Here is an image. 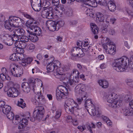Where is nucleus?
<instances>
[{
  "label": "nucleus",
  "mask_w": 133,
  "mask_h": 133,
  "mask_svg": "<svg viewBox=\"0 0 133 133\" xmlns=\"http://www.w3.org/2000/svg\"><path fill=\"white\" fill-rule=\"evenodd\" d=\"M129 59L127 57H123L115 60L112 63L114 69L118 72H122L125 70V68L129 63Z\"/></svg>",
  "instance_id": "obj_1"
},
{
  "label": "nucleus",
  "mask_w": 133,
  "mask_h": 133,
  "mask_svg": "<svg viewBox=\"0 0 133 133\" xmlns=\"http://www.w3.org/2000/svg\"><path fill=\"white\" fill-rule=\"evenodd\" d=\"M52 62L56 68V70L54 73V76L56 78L60 79L61 80H64L66 77L65 75L63 74L64 72L63 69L60 67L61 63L58 61H55Z\"/></svg>",
  "instance_id": "obj_2"
},
{
  "label": "nucleus",
  "mask_w": 133,
  "mask_h": 133,
  "mask_svg": "<svg viewBox=\"0 0 133 133\" xmlns=\"http://www.w3.org/2000/svg\"><path fill=\"white\" fill-rule=\"evenodd\" d=\"M35 22L33 19L28 20L26 23V25L28 28H30L31 30H33V33L36 36L41 35L42 32L41 28L36 25Z\"/></svg>",
  "instance_id": "obj_3"
},
{
  "label": "nucleus",
  "mask_w": 133,
  "mask_h": 133,
  "mask_svg": "<svg viewBox=\"0 0 133 133\" xmlns=\"http://www.w3.org/2000/svg\"><path fill=\"white\" fill-rule=\"evenodd\" d=\"M58 89L56 93L57 100L59 101L62 98H66L68 93V90L66 88L63 86H61L58 87Z\"/></svg>",
  "instance_id": "obj_4"
},
{
  "label": "nucleus",
  "mask_w": 133,
  "mask_h": 133,
  "mask_svg": "<svg viewBox=\"0 0 133 133\" xmlns=\"http://www.w3.org/2000/svg\"><path fill=\"white\" fill-rule=\"evenodd\" d=\"M4 25L5 28L10 32L12 31L14 28H19V26L16 24L13 16L10 17L8 21H5Z\"/></svg>",
  "instance_id": "obj_5"
},
{
  "label": "nucleus",
  "mask_w": 133,
  "mask_h": 133,
  "mask_svg": "<svg viewBox=\"0 0 133 133\" xmlns=\"http://www.w3.org/2000/svg\"><path fill=\"white\" fill-rule=\"evenodd\" d=\"M85 87L83 84H78L75 88V92L76 95L78 96L82 95L84 98L87 97V93L85 91Z\"/></svg>",
  "instance_id": "obj_6"
},
{
  "label": "nucleus",
  "mask_w": 133,
  "mask_h": 133,
  "mask_svg": "<svg viewBox=\"0 0 133 133\" xmlns=\"http://www.w3.org/2000/svg\"><path fill=\"white\" fill-rule=\"evenodd\" d=\"M44 111L43 106H40L37 107L33 112L34 116L35 117H37L38 119H42L43 117Z\"/></svg>",
  "instance_id": "obj_7"
},
{
  "label": "nucleus",
  "mask_w": 133,
  "mask_h": 133,
  "mask_svg": "<svg viewBox=\"0 0 133 133\" xmlns=\"http://www.w3.org/2000/svg\"><path fill=\"white\" fill-rule=\"evenodd\" d=\"M0 38L1 41L8 45H11L12 42L11 41V36L7 34L2 33L0 34Z\"/></svg>",
  "instance_id": "obj_8"
},
{
  "label": "nucleus",
  "mask_w": 133,
  "mask_h": 133,
  "mask_svg": "<svg viewBox=\"0 0 133 133\" xmlns=\"http://www.w3.org/2000/svg\"><path fill=\"white\" fill-rule=\"evenodd\" d=\"M66 111L70 114H73L75 115H78V110L80 109L78 105L69 107H66L64 105Z\"/></svg>",
  "instance_id": "obj_9"
},
{
  "label": "nucleus",
  "mask_w": 133,
  "mask_h": 133,
  "mask_svg": "<svg viewBox=\"0 0 133 133\" xmlns=\"http://www.w3.org/2000/svg\"><path fill=\"white\" fill-rule=\"evenodd\" d=\"M31 2L32 8L35 11H39L42 7L41 0H31Z\"/></svg>",
  "instance_id": "obj_10"
},
{
  "label": "nucleus",
  "mask_w": 133,
  "mask_h": 133,
  "mask_svg": "<svg viewBox=\"0 0 133 133\" xmlns=\"http://www.w3.org/2000/svg\"><path fill=\"white\" fill-rule=\"evenodd\" d=\"M89 108L90 112H89V110L88 109H87V110L91 116H94L96 115L97 117H99L102 115V112L97 107L96 108L94 105L90 107Z\"/></svg>",
  "instance_id": "obj_11"
},
{
  "label": "nucleus",
  "mask_w": 133,
  "mask_h": 133,
  "mask_svg": "<svg viewBox=\"0 0 133 133\" xmlns=\"http://www.w3.org/2000/svg\"><path fill=\"white\" fill-rule=\"evenodd\" d=\"M103 47L109 54L111 55H114L115 54V46L111 44V43L107 42V45H104Z\"/></svg>",
  "instance_id": "obj_12"
},
{
  "label": "nucleus",
  "mask_w": 133,
  "mask_h": 133,
  "mask_svg": "<svg viewBox=\"0 0 133 133\" xmlns=\"http://www.w3.org/2000/svg\"><path fill=\"white\" fill-rule=\"evenodd\" d=\"M46 24L47 28L50 31H57V29L56 22L51 20H48L46 22Z\"/></svg>",
  "instance_id": "obj_13"
},
{
  "label": "nucleus",
  "mask_w": 133,
  "mask_h": 133,
  "mask_svg": "<svg viewBox=\"0 0 133 133\" xmlns=\"http://www.w3.org/2000/svg\"><path fill=\"white\" fill-rule=\"evenodd\" d=\"M7 94L9 97H15L18 96L19 92L17 89L14 87H12L8 90Z\"/></svg>",
  "instance_id": "obj_14"
},
{
  "label": "nucleus",
  "mask_w": 133,
  "mask_h": 133,
  "mask_svg": "<svg viewBox=\"0 0 133 133\" xmlns=\"http://www.w3.org/2000/svg\"><path fill=\"white\" fill-rule=\"evenodd\" d=\"M124 115L126 116H132L133 115V109L131 108H124L121 111Z\"/></svg>",
  "instance_id": "obj_15"
},
{
  "label": "nucleus",
  "mask_w": 133,
  "mask_h": 133,
  "mask_svg": "<svg viewBox=\"0 0 133 133\" xmlns=\"http://www.w3.org/2000/svg\"><path fill=\"white\" fill-rule=\"evenodd\" d=\"M18 57L19 60H22L21 62L20 63V64L24 66H26L28 64H30L33 60L31 57H28L24 59H23L22 58H20L19 57Z\"/></svg>",
  "instance_id": "obj_16"
},
{
  "label": "nucleus",
  "mask_w": 133,
  "mask_h": 133,
  "mask_svg": "<svg viewBox=\"0 0 133 133\" xmlns=\"http://www.w3.org/2000/svg\"><path fill=\"white\" fill-rule=\"evenodd\" d=\"M122 104V101L120 100H115L109 105V107L112 108H118Z\"/></svg>",
  "instance_id": "obj_17"
},
{
  "label": "nucleus",
  "mask_w": 133,
  "mask_h": 133,
  "mask_svg": "<svg viewBox=\"0 0 133 133\" xmlns=\"http://www.w3.org/2000/svg\"><path fill=\"white\" fill-rule=\"evenodd\" d=\"M13 32L14 34H16L17 36L20 37L24 35L25 33V31L23 29L21 28H17L15 29Z\"/></svg>",
  "instance_id": "obj_18"
},
{
  "label": "nucleus",
  "mask_w": 133,
  "mask_h": 133,
  "mask_svg": "<svg viewBox=\"0 0 133 133\" xmlns=\"http://www.w3.org/2000/svg\"><path fill=\"white\" fill-rule=\"evenodd\" d=\"M28 119L26 118H23L21 121H20V124L18 127L19 129H23L24 130H26V126L28 123Z\"/></svg>",
  "instance_id": "obj_19"
},
{
  "label": "nucleus",
  "mask_w": 133,
  "mask_h": 133,
  "mask_svg": "<svg viewBox=\"0 0 133 133\" xmlns=\"http://www.w3.org/2000/svg\"><path fill=\"white\" fill-rule=\"evenodd\" d=\"M64 105H65L66 107H69L77 105L78 104L73 99H68L65 101Z\"/></svg>",
  "instance_id": "obj_20"
},
{
  "label": "nucleus",
  "mask_w": 133,
  "mask_h": 133,
  "mask_svg": "<svg viewBox=\"0 0 133 133\" xmlns=\"http://www.w3.org/2000/svg\"><path fill=\"white\" fill-rule=\"evenodd\" d=\"M98 83L100 85L104 88H107L109 86L108 82L105 79H100L98 81Z\"/></svg>",
  "instance_id": "obj_21"
},
{
  "label": "nucleus",
  "mask_w": 133,
  "mask_h": 133,
  "mask_svg": "<svg viewBox=\"0 0 133 133\" xmlns=\"http://www.w3.org/2000/svg\"><path fill=\"white\" fill-rule=\"evenodd\" d=\"M23 69L18 66L16 68L15 73L14 74L13 76L14 77H18L21 76L23 74Z\"/></svg>",
  "instance_id": "obj_22"
},
{
  "label": "nucleus",
  "mask_w": 133,
  "mask_h": 133,
  "mask_svg": "<svg viewBox=\"0 0 133 133\" xmlns=\"http://www.w3.org/2000/svg\"><path fill=\"white\" fill-rule=\"evenodd\" d=\"M40 95H37L36 96V99H37L34 100L33 101V103H35V104H36V100H37V101H38V102L40 103H44L45 102V101L44 97L40 93Z\"/></svg>",
  "instance_id": "obj_23"
},
{
  "label": "nucleus",
  "mask_w": 133,
  "mask_h": 133,
  "mask_svg": "<svg viewBox=\"0 0 133 133\" xmlns=\"http://www.w3.org/2000/svg\"><path fill=\"white\" fill-rule=\"evenodd\" d=\"M108 7L109 10L111 11H114L116 9V6L115 3L112 1H110L108 3Z\"/></svg>",
  "instance_id": "obj_24"
},
{
  "label": "nucleus",
  "mask_w": 133,
  "mask_h": 133,
  "mask_svg": "<svg viewBox=\"0 0 133 133\" xmlns=\"http://www.w3.org/2000/svg\"><path fill=\"white\" fill-rule=\"evenodd\" d=\"M38 81H40L41 82V81L39 80L38 79H34V80H32V87L33 88V91L35 93H38V91L37 92V87L36 86V85L34 84L36 83L37 82H38Z\"/></svg>",
  "instance_id": "obj_25"
},
{
  "label": "nucleus",
  "mask_w": 133,
  "mask_h": 133,
  "mask_svg": "<svg viewBox=\"0 0 133 133\" xmlns=\"http://www.w3.org/2000/svg\"><path fill=\"white\" fill-rule=\"evenodd\" d=\"M111 98H113L114 100H116L118 98V95L116 94L113 92L110 94L107 98V101L108 102H110Z\"/></svg>",
  "instance_id": "obj_26"
},
{
  "label": "nucleus",
  "mask_w": 133,
  "mask_h": 133,
  "mask_svg": "<svg viewBox=\"0 0 133 133\" xmlns=\"http://www.w3.org/2000/svg\"><path fill=\"white\" fill-rule=\"evenodd\" d=\"M91 28L93 33L95 35L97 34L98 32V29L97 25L94 23L91 24Z\"/></svg>",
  "instance_id": "obj_27"
},
{
  "label": "nucleus",
  "mask_w": 133,
  "mask_h": 133,
  "mask_svg": "<svg viewBox=\"0 0 133 133\" xmlns=\"http://www.w3.org/2000/svg\"><path fill=\"white\" fill-rule=\"evenodd\" d=\"M55 66L52 62L50 63L47 66V70L50 71H54V72L56 70V68H55Z\"/></svg>",
  "instance_id": "obj_28"
},
{
  "label": "nucleus",
  "mask_w": 133,
  "mask_h": 133,
  "mask_svg": "<svg viewBox=\"0 0 133 133\" xmlns=\"http://www.w3.org/2000/svg\"><path fill=\"white\" fill-rule=\"evenodd\" d=\"M11 107L10 106L6 105L2 109L3 112L4 114H6L11 112Z\"/></svg>",
  "instance_id": "obj_29"
},
{
  "label": "nucleus",
  "mask_w": 133,
  "mask_h": 133,
  "mask_svg": "<svg viewBox=\"0 0 133 133\" xmlns=\"http://www.w3.org/2000/svg\"><path fill=\"white\" fill-rule=\"evenodd\" d=\"M97 20L99 22H103L104 20V17L103 15L100 12H98L96 14Z\"/></svg>",
  "instance_id": "obj_30"
},
{
  "label": "nucleus",
  "mask_w": 133,
  "mask_h": 133,
  "mask_svg": "<svg viewBox=\"0 0 133 133\" xmlns=\"http://www.w3.org/2000/svg\"><path fill=\"white\" fill-rule=\"evenodd\" d=\"M79 73L78 70L76 69H74L73 70V72L71 74L70 76H73V77H75V79H76L77 78L78 79Z\"/></svg>",
  "instance_id": "obj_31"
},
{
  "label": "nucleus",
  "mask_w": 133,
  "mask_h": 133,
  "mask_svg": "<svg viewBox=\"0 0 133 133\" xmlns=\"http://www.w3.org/2000/svg\"><path fill=\"white\" fill-rule=\"evenodd\" d=\"M33 34L32 35H29V39H30L32 41L35 42L38 41V38L37 36L35 34Z\"/></svg>",
  "instance_id": "obj_32"
},
{
  "label": "nucleus",
  "mask_w": 133,
  "mask_h": 133,
  "mask_svg": "<svg viewBox=\"0 0 133 133\" xmlns=\"http://www.w3.org/2000/svg\"><path fill=\"white\" fill-rule=\"evenodd\" d=\"M49 11V9H44L42 11L41 13L42 16L44 18H46Z\"/></svg>",
  "instance_id": "obj_33"
},
{
  "label": "nucleus",
  "mask_w": 133,
  "mask_h": 133,
  "mask_svg": "<svg viewBox=\"0 0 133 133\" xmlns=\"http://www.w3.org/2000/svg\"><path fill=\"white\" fill-rule=\"evenodd\" d=\"M20 118L19 116L18 115H16L15 116V119L14 118L12 120V122L15 125H17L19 123H20Z\"/></svg>",
  "instance_id": "obj_34"
},
{
  "label": "nucleus",
  "mask_w": 133,
  "mask_h": 133,
  "mask_svg": "<svg viewBox=\"0 0 133 133\" xmlns=\"http://www.w3.org/2000/svg\"><path fill=\"white\" fill-rule=\"evenodd\" d=\"M17 105L23 108L25 107L26 104L23 100L22 98H20L19 100L18 101Z\"/></svg>",
  "instance_id": "obj_35"
},
{
  "label": "nucleus",
  "mask_w": 133,
  "mask_h": 133,
  "mask_svg": "<svg viewBox=\"0 0 133 133\" xmlns=\"http://www.w3.org/2000/svg\"><path fill=\"white\" fill-rule=\"evenodd\" d=\"M78 79H75V78L73 79H71V78L69 79V83L71 85H72V86H74L75 85L77 84L78 82Z\"/></svg>",
  "instance_id": "obj_36"
},
{
  "label": "nucleus",
  "mask_w": 133,
  "mask_h": 133,
  "mask_svg": "<svg viewBox=\"0 0 133 133\" xmlns=\"http://www.w3.org/2000/svg\"><path fill=\"white\" fill-rule=\"evenodd\" d=\"M85 107L87 109V107L88 106L89 108L90 107L93 106L94 105L93 104L91 99H87L85 102Z\"/></svg>",
  "instance_id": "obj_37"
},
{
  "label": "nucleus",
  "mask_w": 133,
  "mask_h": 133,
  "mask_svg": "<svg viewBox=\"0 0 133 133\" xmlns=\"http://www.w3.org/2000/svg\"><path fill=\"white\" fill-rule=\"evenodd\" d=\"M19 57L20 58H22L21 57L19 56H17L16 54L14 53L12 54L10 57V59L12 61H18V58L19 59Z\"/></svg>",
  "instance_id": "obj_38"
},
{
  "label": "nucleus",
  "mask_w": 133,
  "mask_h": 133,
  "mask_svg": "<svg viewBox=\"0 0 133 133\" xmlns=\"http://www.w3.org/2000/svg\"><path fill=\"white\" fill-rule=\"evenodd\" d=\"M0 77L3 80L7 79L9 81L10 80V78L8 76L7 74H1L0 75Z\"/></svg>",
  "instance_id": "obj_39"
},
{
  "label": "nucleus",
  "mask_w": 133,
  "mask_h": 133,
  "mask_svg": "<svg viewBox=\"0 0 133 133\" xmlns=\"http://www.w3.org/2000/svg\"><path fill=\"white\" fill-rule=\"evenodd\" d=\"M29 39V37H28L26 36L22 35L20 38V40L24 43L28 42Z\"/></svg>",
  "instance_id": "obj_40"
},
{
  "label": "nucleus",
  "mask_w": 133,
  "mask_h": 133,
  "mask_svg": "<svg viewBox=\"0 0 133 133\" xmlns=\"http://www.w3.org/2000/svg\"><path fill=\"white\" fill-rule=\"evenodd\" d=\"M86 6V5H83L82 7V9L85 11V13L86 15L88 16V14L91 11V10L90 9L88 8V7L87 6Z\"/></svg>",
  "instance_id": "obj_41"
},
{
  "label": "nucleus",
  "mask_w": 133,
  "mask_h": 133,
  "mask_svg": "<svg viewBox=\"0 0 133 133\" xmlns=\"http://www.w3.org/2000/svg\"><path fill=\"white\" fill-rule=\"evenodd\" d=\"M64 21H59L56 22V26L57 28V31L58 30L59 28L63 26L64 25Z\"/></svg>",
  "instance_id": "obj_42"
},
{
  "label": "nucleus",
  "mask_w": 133,
  "mask_h": 133,
  "mask_svg": "<svg viewBox=\"0 0 133 133\" xmlns=\"http://www.w3.org/2000/svg\"><path fill=\"white\" fill-rule=\"evenodd\" d=\"M11 41H18L20 37L19 36H17L16 34H14L13 35L11 36Z\"/></svg>",
  "instance_id": "obj_43"
},
{
  "label": "nucleus",
  "mask_w": 133,
  "mask_h": 133,
  "mask_svg": "<svg viewBox=\"0 0 133 133\" xmlns=\"http://www.w3.org/2000/svg\"><path fill=\"white\" fill-rule=\"evenodd\" d=\"M8 118L10 120H12L14 118V115L12 111L9 112L6 114Z\"/></svg>",
  "instance_id": "obj_44"
},
{
  "label": "nucleus",
  "mask_w": 133,
  "mask_h": 133,
  "mask_svg": "<svg viewBox=\"0 0 133 133\" xmlns=\"http://www.w3.org/2000/svg\"><path fill=\"white\" fill-rule=\"evenodd\" d=\"M95 125L93 123H91L90 125H89L87 126V128L89 130L91 133H93L92 128H95Z\"/></svg>",
  "instance_id": "obj_45"
},
{
  "label": "nucleus",
  "mask_w": 133,
  "mask_h": 133,
  "mask_svg": "<svg viewBox=\"0 0 133 133\" xmlns=\"http://www.w3.org/2000/svg\"><path fill=\"white\" fill-rule=\"evenodd\" d=\"M79 97L77 98V101L78 103L80 104L83 100H85L87 97V96L85 98H84L82 95H79Z\"/></svg>",
  "instance_id": "obj_46"
},
{
  "label": "nucleus",
  "mask_w": 133,
  "mask_h": 133,
  "mask_svg": "<svg viewBox=\"0 0 133 133\" xmlns=\"http://www.w3.org/2000/svg\"><path fill=\"white\" fill-rule=\"evenodd\" d=\"M78 23L77 21L74 20H70L69 21V25L71 26H75Z\"/></svg>",
  "instance_id": "obj_47"
},
{
  "label": "nucleus",
  "mask_w": 133,
  "mask_h": 133,
  "mask_svg": "<svg viewBox=\"0 0 133 133\" xmlns=\"http://www.w3.org/2000/svg\"><path fill=\"white\" fill-rule=\"evenodd\" d=\"M30 85L28 83L26 82L23 83L22 84V90H23L25 88L30 87Z\"/></svg>",
  "instance_id": "obj_48"
},
{
  "label": "nucleus",
  "mask_w": 133,
  "mask_h": 133,
  "mask_svg": "<svg viewBox=\"0 0 133 133\" xmlns=\"http://www.w3.org/2000/svg\"><path fill=\"white\" fill-rule=\"evenodd\" d=\"M26 46V45H25L24 46H23L21 45V46H17L18 48H21V49H19V48H17V49H18V50H19V51H18V52L19 53H20L21 54H22L24 52V50L22 49L23 48H25Z\"/></svg>",
  "instance_id": "obj_49"
},
{
  "label": "nucleus",
  "mask_w": 133,
  "mask_h": 133,
  "mask_svg": "<svg viewBox=\"0 0 133 133\" xmlns=\"http://www.w3.org/2000/svg\"><path fill=\"white\" fill-rule=\"evenodd\" d=\"M127 84L130 87L132 88L133 85V81L130 79H127L126 80Z\"/></svg>",
  "instance_id": "obj_50"
},
{
  "label": "nucleus",
  "mask_w": 133,
  "mask_h": 133,
  "mask_svg": "<svg viewBox=\"0 0 133 133\" xmlns=\"http://www.w3.org/2000/svg\"><path fill=\"white\" fill-rule=\"evenodd\" d=\"M108 27V26L107 25H103L101 29L102 32L103 33H107L108 31L107 29Z\"/></svg>",
  "instance_id": "obj_51"
},
{
  "label": "nucleus",
  "mask_w": 133,
  "mask_h": 133,
  "mask_svg": "<svg viewBox=\"0 0 133 133\" xmlns=\"http://www.w3.org/2000/svg\"><path fill=\"white\" fill-rule=\"evenodd\" d=\"M48 14L46 18L48 19H52L53 18L54 16L53 13L51 11H50L49 10Z\"/></svg>",
  "instance_id": "obj_52"
},
{
  "label": "nucleus",
  "mask_w": 133,
  "mask_h": 133,
  "mask_svg": "<svg viewBox=\"0 0 133 133\" xmlns=\"http://www.w3.org/2000/svg\"><path fill=\"white\" fill-rule=\"evenodd\" d=\"M61 114V110H58L56 112V115L55 118L56 119H58L60 117Z\"/></svg>",
  "instance_id": "obj_53"
},
{
  "label": "nucleus",
  "mask_w": 133,
  "mask_h": 133,
  "mask_svg": "<svg viewBox=\"0 0 133 133\" xmlns=\"http://www.w3.org/2000/svg\"><path fill=\"white\" fill-rule=\"evenodd\" d=\"M82 2L84 3L83 5H86V6H91L90 3V0H83Z\"/></svg>",
  "instance_id": "obj_54"
},
{
  "label": "nucleus",
  "mask_w": 133,
  "mask_h": 133,
  "mask_svg": "<svg viewBox=\"0 0 133 133\" xmlns=\"http://www.w3.org/2000/svg\"><path fill=\"white\" fill-rule=\"evenodd\" d=\"M82 2L84 3L83 5H86V6H91L90 3V0H83Z\"/></svg>",
  "instance_id": "obj_55"
},
{
  "label": "nucleus",
  "mask_w": 133,
  "mask_h": 133,
  "mask_svg": "<svg viewBox=\"0 0 133 133\" xmlns=\"http://www.w3.org/2000/svg\"><path fill=\"white\" fill-rule=\"evenodd\" d=\"M73 51H76V53H78L79 54L80 52H82V50L78 47H74L73 49L72 50V52Z\"/></svg>",
  "instance_id": "obj_56"
},
{
  "label": "nucleus",
  "mask_w": 133,
  "mask_h": 133,
  "mask_svg": "<svg viewBox=\"0 0 133 133\" xmlns=\"http://www.w3.org/2000/svg\"><path fill=\"white\" fill-rule=\"evenodd\" d=\"M59 3V0H52V5L55 6H58Z\"/></svg>",
  "instance_id": "obj_57"
},
{
  "label": "nucleus",
  "mask_w": 133,
  "mask_h": 133,
  "mask_svg": "<svg viewBox=\"0 0 133 133\" xmlns=\"http://www.w3.org/2000/svg\"><path fill=\"white\" fill-rule=\"evenodd\" d=\"M58 9L62 12H65V9L64 8V5L62 4H60L58 6Z\"/></svg>",
  "instance_id": "obj_58"
},
{
  "label": "nucleus",
  "mask_w": 133,
  "mask_h": 133,
  "mask_svg": "<svg viewBox=\"0 0 133 133\" xmlns=\"http://www.w3.org/2000/svg\"><path fill=\"white\" fill-rule=\"evenodd\" d=\"M49 3L48 1L43 2L42 3V7H43V8L48 7L49 6Z\"/></svg>",
  "instance_id": "obj_59"
},
{
  "label": "nucleus",
  "mask_w": 133,
  "mask_h": 133,
  "mask_svg": "<svg viewBox=\"0 0 133 133\" xmlns=\"http://www.w3.org/2000/svg\"><path fill=\"white\" fill-rule=\"evenodd\" d=\"M126 11L129 14L131 15H133L132 9L131 8H128L127 9Z\"/></svg>",
  "instance_id": "obj_60"
},
{
  "label": "nucleus",
  "mask_w": 133,
  "mask_h": 133,
  "mask_svg": "<svg viewBox=\"0 0 133 133\" xmlns=\"http://www.w3.org/2000/svg\"><path fill=\"white\" fill-rule=\"evenodd\" d=\"M109 33L110 34L112 35H115V30L112 28H109Z\"/></svg>",
  "instance_id": "obj_61"
},
{
  "label": "nucleus",
  "mask_w": 133,
  "mask_h": 133,
  "mask_svg": "<svg viewBox=\"0 0 133 133\" xmlns=\"http://www.w3.org/2000/svg\"><path fill=\"white\" fill-rule=\"evenodd\" d=\"M13 17L14 21H15L16 24V23H20L21 18L15 16Z\"/></svg>",
  "instance_id": "obj_62"
},
{
  "label": "nucleus",
  "mask_w": 133,
  "mask_h": 133,
  "mask_svg": "<svg viewBox=\"0 0 133 133\" xmlns=\"http://www.w3.org/2000/svg\"><path fill=\"white\" fill-rule=\"evenodd\" d=\"M28 48L29 50H30L31 51H32L35 48V46L33 44H30L29 45Z\"/></svg>",
  "instance_id": "obj_63"
},
{
  "label": "nucleus",
  "mask_w": 133,
  "mask_h": 133,
  "mask_svg": "<svg viewBox=\"0 0 133 133\" xmlns=\"http://www.w3.org/2000/svg\"><path fill=\"white\" fill-rule=\"evenodd\" d=\"M90 46H85V47H82V48L83 51L85 52H87L89 50V48H90Z\"/></svg>",
  "instance_id": "obj_64"
}]
</instances>
